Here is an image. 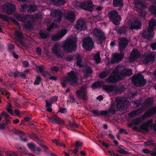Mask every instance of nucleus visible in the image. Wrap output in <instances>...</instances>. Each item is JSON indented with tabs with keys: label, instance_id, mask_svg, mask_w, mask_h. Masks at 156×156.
Returning <instances> with one entry per match:
<instances>
[{
	"label": "nucleus",
	"instance_id": "38",
	"mask_svg": "<svg viewBox=\"0 0 156 156\" xmlns=\"http://www.w3.org/2000/svg\"><path fill=\"white\" fill-rule=\"evenodd\" d=\"M103 82L102 81H98L94 82L92 84L91 87L93 89H95L102 87Z\"/></svg>",
	"mask_w": 156,
	"mask_h": 156
},
{
	"label": "nucleus",
	"instance_id": "60",
	"mask_svg": "<svg viewBox=\"0 0 156 156\" xmlns=\"http://www.w3.org/2000/svg\"><path fill=\"white\" fill-rule=\"evenodd\" d=\"M108 152L112 156L113 155L114 156H122L121 155H120L117 153H115L112 150H108Z\"/></svg>",
	"mask_w": 156,
	"mask_h": 156
},
{
	"label": "nucleus",
	"instance_id": "31",
	"mask_svg": "<svg viewBox=\"0 0 156 156\" xmlns=\"http://www.w3.org/2000/svg\"><path fill=\"white\" fill-rule=\"evenodd\" d=\"M145 146H150L153 147V149L156 150V144L154 143V141L152 139H149L144 142Z\"/></svg>",
	"mask_w": 156,
	"mask_h": 156
},
{
	"label": "nucleus",
	"instance_id": "24",
	"mask_svg": "<svg viewBox=\"0 0 156 156\" xmlns=\"http://www.w3.org/2000/svg\"><path fill=\"white\" fill-rule=\"evenodd\" d=\"M140 56V52L136 50L132 51L130 55L129 60L131 62H133L139 58Z\"/></svg>",
	"mask_w": 156,
	"mask_h": 156
},
{
	"label": "nucleus",
	"instance_id": "13",
	"mask_svg": "<svg viewBox=\"0 0 156 156\" xmlns=\"http://www.w3.org/2000/svg\"><path fill=\"white\" fill-rule=\"evenodd\" d=\"M3 11L7 14L12 15L15 11L16 9L14 5L12 4L7 3L2 6Z\"/></svg>",
	"mask_w": 156,
	"mask_h": 156
},
{
	"label": "nucleus",
	"instance_id": "27",
	"mask_svg": "<svg viewBox=\"0 0 156 156\" xmlns=\"http://www.w3.org/2000/svg\"><path fill=\"white\" fill-rule=\"evenodd\" d=\"M141 23L137 20H135L134 22L131 24L130 28L132 30L133 29L139 30L141 29Z\"/></svg>",
	"mask_w": 156,
	"mask_h": 156
},
{
	"label": "nucleus",
	"instance_id": "9",
	"mask_svg": "<svg viewBox=\"0 0 156 156\" xmlns=\"http://www.w3.org/2000/svg\"><path fill=\"white\" fill-rule=\"evenodd\" d=\"M153 120L151 119L145 123L142 124L139 126V128L136 126L133 127V130L137 131H141L142 132H149V128L150 127H152L153 126L152 122Z\"/></svg>",
	"mask_w": 156,
	"mask_h": 156
},
{
	"label": "nucleus",
	"instance_id": "64",
	"mask_svg": "<svg viewBox=\"0 0 156 156\" xmlns=\"http://www.w3.org/2000/svg\"><path fill=\"white\" fill-rule=\"evenodd\" d=\"M59 112L62 114L66 113L67 112V109L66 108H61L59 110Z\"/></svg>",
	"mask_w": 156,
	"mask_h": 156
},
{
	"label": "nucleus",
	"instance_id": "28",
	"mask_svg": "<svg viewBox=\"0 0 156 156\" xmlns=\"http://www.w3.org/2000/svg\"><path fill=\"white\" fill-rule=\"evenodd\" d=\"M14 17L18 21L23 22H25L27 20V16L22 14H15Z\"/></svg>",
	"mask_w": 156,
	"mask_h": 156
},
{
	"label": "nucleus",
	"instance_id": "46",
	"mask_svg": "<svg viewBox=\"0 0 156 156\" xmlns=\"http://www.w3.org/2000/svg\"><path fill=\"white\" fill-rule=\"evenodd\" d=\"M69 80L67 77H65L63 79V81L62 82L61 84L63 87L65 88L66 87V83H69Z\"/></svg>",
	"mask_w": 156,
	"mask_h": 156
},
{
	"label": "nucleus",
	"instance_id": "39",
	"mask_svg": "<svg viewBox=\"0 0 156 156\" xmlns=\"http://www.w3.org/2000/svg\"><path fill=\"white\" fill-rule=\"evenodd\" d=\"M142 111L141 108L137 110H134L128 114L131 117H133L136 116L138 114H140Z\"/></svg>",
	"mask_w": 156,
	"mask_h": 156
},
{
	"label": "nucleus",
	"instance_id": "8",
	"mask_svg": "<svg viewBox=\"0 0 156 156\" xmlns=\"http://www.w3.org/2000/svg\"><path fill=\"white\" fill-rule=\"evenodd\" d=\"M156 113V107L151 108L146 111L141 117L137 119L134 121L133 124L136 125L141 122L142 121L144 120L147 117L152 116Z\"/></svg>",
	"mask_w": 156,
	"mask_h": 156
},
{
	"label": "nucleus",
	"instance_id": "45",
	"mask_svg": "<svg viewBox=\"0 0 156 156\" xmlns=\"http://www.w3.org/2000/svg\"><path fill=\"white\" fill-rule=\"evenodd\" d=\"M24 23V27L27 29H29L32 26V23L30 21H28L26 22V21L25 22H23Z\"/></svg>",
	"mask_w": 156,
	"mask_h": 156
},
{
	"label": "nucleus",
	"instance_id": "53",
	"mask_svg": "<svg viewBox=\"0 0 156 156\" xmlns=\"http://www.w3.org/2000/svg\"><path fill=\"white\" fill-rule=\"evenodd\" d=\"M12 106L11 104L9 105L7 107L6 110L8 112H9L11 115H13L14 112L12 108H11Z\"/></svg>",
	"mask_w": 156,
	"mask_h": 156
},
{
	"label": "nucleus",
	"instance_id": "40",
	"mask_svg": "<svg viewBox=\"0 0 156 156\" xmlns=\"http://www.w3.org/2000/svg\"><path fill=\"white\" fill-rule=\"evenodd\" d=\"M94 58L96 63H99L101 60L100 53H95L94 55Z\"/></svg>",
	"mask_w": 156,
	"mask_h": 156
},
{
	"label": "nucleus",
	"instance_id": "6",
	"mask_svg": "<svg viewBox=\"0 0 156 156\" xmlns=\"http://www.w3.org/2000/svg\"><path fill=\"white\" fill-rule=\"evenodd\" d=\"M132 81L134 85L139 87L144 86L147 83L146 80L144 79V76L141 74L133 76Z\"/></svg>",
	"mask_w": 156,
	"mask_h": 156
},
{
	"label": "nucleus",
	"instance_id": "15",
	"mask_svg": "<svg viewBox=\"0 0 156 156\" xmlns=\"http://www.w3.org/2000/svg\"><path fill=\"white\" fill-rule=\"evenodd\" d=\"M80 6L81 8L86 11L92 12L94 10V5L92 2L90 1L81 3Z\"/></svg>",
	"mask_w": 156,
	"mask_h": 156
},
{
	"label": "nucleus",
	"instance_id": "47",
	"mask_svg": "<svg viewBox=\"0 0 156 156\" xmlns=\"http://www.w3.org/2000/svg\"><path fill=\"white\" fill-rule=\"evenodd\" d=\"M28 9V5L27 4H23L21 5L20 9V11L22 12H25Z\"/></svg>",
	"mask_w": 156,
	"mask_h": 156
},
{
	"label": "nucleus",
	"instance_id": "59",
	"mask_svg": "<svg viewBox=\"0 0 156 156\" xmlns=\"http://www.w3.org/2000/svg\"><path fill=\"white\" fill-rule=\"evenodd\" d=\"M30 72V69H27L24 71L23 73H22V78H24L26 77Z\"/></svg>",
	"mask_w": 156,
	"mask_h": 156
},
{
	"label": "nucleus",
	"instance_id": "25",
	"mask_svg": "<svg viewBox=\"0 0 156 156\" xmlns=\"http://www.w3.org/2000/svg\"><path fill=\"white\" fill-rule=\"evenodd\" d=\"M124 53H122L119 54H116L113 56L111 59V61L112 63H114L119 62L121 61L124 57Z\"/></svg>",
	"mask_w": 156,
	"mask_h": 156
},
{
	"label": "nucleus",
	"instance_id": "19",
	"mask_svg": "<svg viewBox=\"0 0 156 156\" xmlns=\"http://www.w3.org/2000/svg\"><path fill=\"white\" fill-rule=\"evenodd\" d=\"M48 118L54 124H60L62 126L65 125L64 120L55 115H54L51 117H48Z\"/></svg>",
	"mask_w": 156,
	"mask_h": 156
},
{
	"label": "nucleus",
	"instance_id": "5",
	"mask_svg": "<svg viewBox=\"0 0 156 156\" xmlns=\"http://www.w3.org/2000/svg\"><path fill=\"white\" fill-rule=\"evenodd\" d=\"M76 47V44L75 40L72 39L66 40L62 47L64 51L68 52H72L75 51Z\"/></svg>",
	"mask_w": 156,
	"mask_h": 156
},
{
	"label": "nucleus",
	"instance_id": "23",
	"mask_svg": "<svg viewBox=\"0 0 156 156\" xmlns=\"http://www.w3.org/2000/svg\"><path fill=\"white\" fill-rule=\"evenodd\" d=\"M155 60V56L154 54L150 53L145 55L142 59L143 62L144 64H148L150 62Z\"/></svg>",
	"mask_w": 156,
	"mask_h": 156
},
{
	"label": "nucleus",
	"instance_id": "14",
	"mask_svg": "<svg viewBox=\"0 0 156 156\" xmlns=\"http://www.w3.org/2000/svg\"><path fill=\"white\" fill-rule=\"evenodd\" d=\"M51 13L52 16L56 18L55 20V22L59 23L62 21L63 13L61 10L58 9H55L51 12Z\"/></svg>",
	"mask_w": 156,
	"mask_h": 156
},
{
	"label": "nucleus",
	"instance_id": "62",
	"mask_svg": "<svg viewBox=\"0 0 156 156\" xmlns=\"http://www.w3.org/2000/svg\"><path fill=\"white\" fill-rule=\"evenodd\" d=\"M22 63L23 65V67H28L30 66V65L29 62L27 61H24Z\"/></svg>",
	"mask_w": 156,
	"mask_h": 156
},
{
	"label": "nucleus",
	"instance_id": "12",
	"mask_svg": "<svg viewBox=\"0 0 156 156\" xmlns=\"http://www.w3.org/2000/svg\"><path fill=\"white\" fill-rule=\"evenodd\" d=\"M67 77L69 80L70 85L72 86H75L78 83V77L74 72L72 70L68 73Z\"/></svg>",
	"mask_w": 156,
	"mask_h": 156
},
{
	"label": "nucleus",
	"instance_id": "16",
	"mask_svg": "<svg viewBox=\"0 0 156 156\" xmlns=\"http://www.w3.org/2000/svg\"><path fill=\"white\" fill-rule=\"evenodd\" d=\"M64 17L66 20L71 23H73L76 20L75 13L70 10L66 11L64 13Z\"/></svg>",
	"mask_w": 156,
	"mask_h": 156
},
{
	"label": "nucleus",
	"instance_id": "10",
	"mask_svg": "<svg viewBox=\"0 0 156 156\" xmlns=\"http://www.w3.org/2000/svg\"><path fill=\"white\" fill-rule=\"evenodd\" d=\"M15 36L14 39L15 41L19 43L23 46L25 47L26 44L24 41H22L23 39H26V37L28 36L26 34H24L22 32L17 30L14 33Z\"/></svg>",
	"mask_w": 156,
	"mask_h": 156
},
{
	"label": "nucleus",
	"instance_id": "20",
	"mask_svg": "<svg viewBox=\"0 0 156 156\" xmlns=\"http://www.w3.org/2000/svg\"><path fill=\"white\" fill-rule=\"evenodd\" d=\"M75 27L76 30H84L87 28V25L83 20L80 19L77 20V24L75 25Z\"/></svg>",
	"mask_w": 156,
	"mask_h": 156
},
{
	"label": "nucleus",
	"instance_id": "55",
	"mask_svg": "<svg viewBox=\"0 0 156 156\" xmlns=\"http://www.w3.org/2000/svg\"><path fill=\"white\" fill-rule=\"evenodd\" d=\"M69 122L70 126H73L76 128H79V125L74 122H72L70 120L69 121Z\"/></svg>",
	"mask_w": 156,
	"mask_h": 156
},
{
	"label": "nucleus",
	"instance_id": "54",
	"mask_svg": "<svg viewBox=\"0 0 156 156\" xmlns=\"http://www.w3.org/2000/svg\"><path fill=\"white\" fill-rule=\"evenodd\" d=\"M7 45L8 51L10 52H13V50L15 48V46L13 44H9Z\"/></svg>",
	"mask_w": 156,
	"mask_h": 156
},
{
	"label": "nucleus",
	"instance_id": "7",
	"mask_svg": "<svg viewBox=\"0 0 156 156\" xmlns=\"http://www.w3.org/2000/svg\"><path fill=\"white\" fill-rule=\"evenodd\" d=\"M108 16L109 19L114 25L116 26L119 25L122 18L119 15L117 11L110 10L108 12Z\"/></svg>",
	"mask_w": 156,
	"mask_h": 156
},
{
	"label": "nucleus",
	"instance_id": "63",
	"mask_svg": "<svg viewBox=\"0 0 156 156\" xmlns=\"http://www.w3.org/2000/svg\"><path fill=\"white\" fill-rule=\"evenodd\" d=\"M119 131L122 134H128V132L126 129L122 128L119 129Z\"/></svg>",
	"mask_w": 156,
	"mask_h": 156
},
{
	"label": "nucleus",
	"instance_id": "52",
	"mask_svg": "<svg viewBox=\"0 0 156 156\" xmlns=\"http://www.w3.org/2000/svg\"><path fill=\"white\" fill-rule=\"evenodd\" d=\"M41 81V77L40 76H37L34 84L35 85H39Z\"/></svg>",
	"mask_w": 156,
	"mask_h": 156
},
{
	"label": "nucleus",
	"instance_id": "22",
	"mask_svg": "<svg viewBox=\"0 0 156 156\" xmlns=\"http://www.w3.org/2000/svg\"><path fill=\"white\" fill-rule=\"evenodd\" d=\"M154 99L151 97H149L146 99L144 103L142 105L141 109L142 111H144L147 108L151 105L153 103Z\"/></svg>",
	"mask_w": 156,
	"mask_h": 156
},
{
	"label": "nucleus",
	"instance_id": "61",
	"mask_svg": "<svg viewBox=\"0 0 156 156\" xmlns=\"http://www.w3.org/2000/svg\"><path fill=\"white\" fill-rule=\"evenodd\" d=\"M76 147L77 148L79 147H82L83 143L82 142L80 141H76L75 142Z\"/></svg>",
	"mask_w": 156,
	"mask_h": 156
},
{
	"label": "nucleus",
	"instance_id": "11",
	"mask_svg": "<svg viewBox=\"0 0 156 156\" xmlns=\"http://www.w3.org/2000/svg\"><path fill=\"white\" fill-rule=\"evenodd\" d=\"M82 45L84 49L88 51L91 50L94 46L92 38L90 36L85 37L83 40Z\"/></svg>",
	"mask_w": 156,
	"mask_h": 156
},
{
	"label": "nucleus",
	"instance_id": "1",
	"mask_svg": "<svg viewBox=\"0 0 156 156\" xmlns=\"http://www.w3.org/2000/svg\"><path fill=\"white\" fill-rule=\"evenodd\" d=\"M115 101L117 103L116 110V109L110 107L108 110L98 111L97 109H95L91 110L90 112L93 115L97 116H100L102 115L104 117H106L108 115V112L114 114L116 112L117 110L119 111L120 110L124 109L129 102V101L124 98L117 97L115 99Z\"/></svg>",
	"mask_w": 156,
	"mask_h": 156
},
{
	"label": "nucleus",
	"instance_id": "4",
	"mask_svg": "<svg viewBox=\"0 0 156 156\" xmlns=\"http://www.w3.org/2000/svg\"><path fill=\"white\" fill-rule=\"evenodd\" d=\"M93 37L95 39L98 44L101 45L106 38L105 33L101 29L98 28H94L93 30Z\"/></svg>",
	"mask_w": 156,
	"mask_h": 156
},
{
	"label": "nucleus",
	"instance_id": "50",
	"mask_svg": "<svg viewBox=\"0 0 156 156\" xmlns=\"http://www.w3.org/2000/svg\"><path fill=\"white\" fill-rule=\"evenodd\" d=\"M40 34L41 37L42 39H45L47 37L48 34L45 32H44L42 31H41L40 33Z\"/></svg>",
	"mask_w": 156,
	"mask_h": 156
},
{
	"label": "nucleus",
	"instance_id": "51",
	"mask_svg": "<svg viewBox=\"0 0 156 156\" xmlns=\"http://www.w3.org/2000/svg\"><path fill=\"white\" fill-rule=\"evenodd\" d=\"M119 149L117 150V152L119 153L125 154H128V152L122 148L120 147H119Z\"/></svg>",
	"mask_w": 156,
	"mask_h": 156
},
{
	"label": "nucleus",
	"instance_id": "33",
	"mask_svg": "<svg viewBox=\"0 0 156 156\" xmlns=\"http://www.w3.org/2000/svg\"><path fill=\"white\" fill-rule=\"evenodd\" d=\"M110 71L109 69L106 70L102 72L99 74V77L101 79H104L109 74Z\"/></svg>",
	"mask_w": 156,
	"mask_h": 156
},
{
	"label": "nucleus",
	"instance_id": "36",
	"mask_svg": "<svg viewBox=\"0 0 156 156\" xmlns=\"http://www.w3.org/2000/svg\"><path fill=\"white\" fill-rule=\"evenodd\" d=\"M80 55L78 54H76L74 55H70L66 57L65 58L66 60L68 61H71L72 60H74L77 59L79 56Z\"/></svg>",
	"mask_w": 156,
	"mask_h": 156
},
{
	"label": "nucleus",
	"instance_id": "26",
	"mask_svg": "<svg viewBox=\"0 0 156 156\" xmlns=\"http://www.w3.org/2000/svg\"><path fill=\"white\" fill-rule=\"evenodd\" d=\"M133 3L135 7L139 10L146 7L145 3L140 0H134Z\"/></svg>",
	"mask_w": 156,
	"mask_h": 156
},
{
	"label": "nucleus",
	"instance_id": "49",
	"mask_svg": "<svg viewBox=\"0 0 156 156\" xmlns=\"http://www.w3.org/2000/svg\"><path fill=\"white\" fill-rule=\"evenodd\" d=\"M0 18L3 19L4 21L9 22V18L7 16L0 13Z\"/></svg>",
	"mask_w": 156,
	"mask_h": 156
},
{
	"label": "nucleus",
	"instance_id": "30",
	"mask_svg": "<svg viewBox=\"0 0 156 156\" xmlns=\"http://www.w3.org/2000/svg\"><path fill=\"white\" fill-rule=\"evenodd\" d=\"M115 30L119 34H126L127 32V29L125 26L116 27L115 29Z\"/></svg>",
	"mask_w": 156,
	"mask_h": 156
},
{
	"label": "nucleus",
	"instance_id": "2",
	"mask_svg": "<svg viewBox=\"0 0 156 156\" xmlns=\"http://www.w3.org/2000/svg\"><path fill=\"white\" fill-rule=\"evenodd\" d=\"M132 74L131 69L124 68L120 70L117 66L106 80L107 83H115L123 80L127 76H130Z\"/></svg>",
	"mask_w": 156,
	"mask_h": 156
},
{
	"label": "nucleus",
	"instance_id": "34",
	"mask_svg": "<svg viewBox=\"0 0 156 156\" xmlns=\"http://www.w3.org/2000/svg\"><path fill=\"white\" fill-rule=\"evenodd\" d=\"M52 52L58 58H61L62 56L59 52L58 48V46L57 45H54L52 49Z\"/></svg>",
	"mask_w": 156,
	"mask_h": 156
},
{
	"label": "nucleus",
	"instance_id": "17",
	"mask_svg": "<svg viewBox=\"0 0 156 156\" xmlns=\"http://www.w3.org/2000/svg\"><path fill=\"white\" fill-rule=\"evenodd\" d=\"M76 94L78 98L82 99L85 101L87 99L85 88L80 87L79 89L76 91Z\"/></svg>",
	"mask_w": 156,
	"mask_h": 156
},
{
	"label": "nucleus",
	"instance_id": "35",
	"mask_svg": "<svg viewBox=\"0 0 156 156\" xmlns=\"http://www.w3.org/2000/svg\"><path fill=\"white\" fill-rule=\"evenodd\" d=\"M52 3L57 6L66 3V0H51Z\"/></svg>",
	"mask_w": 156,
	"mask_h": 156
},
{
	"label": "nucleus",
	"instance_id": "56",
	"mask_svg": "<svg viewBox=\"0 0 156 156\" xmlns=\"http://www.w3.org/2000/svg\"><path fill=\"white\" fill-rule=\"evenodd\" d=\"M149 9L153 13L155 17H156V6H152L150 7Z\"/></svg>",
	"mask_w": 156,
	"mask_h": 156
},
{
	"label": "nucleus",
	"instance_id": "37",
	"mask_svg": "<svg viewBox=\"0 0 156 156\" xmlns=\"http://www.w3.org/2000/svg\"><path fill=\"white\" fill-rule=\"evenodd\" d=\"M15 131L16 132V134L20 135V138L22 141L24 142H26L27 141V138H23L22 137L23 136H24L25 135V133H24L22 132L21 131L17 130H16Z\"/></svg>",
	"mask_w": 156,
	"mask_h": 156
},
{
	"label": "nucleus",
	"instance_id": "41",
	"mask_svg": "<svg viewBox=\"0 0 156 156\" xmlns=\"http://www.w3.org/2000/svg\"><path fill=\"white\" fill-rule=\"evenodd\" d=\"M37 68L43 76L44 77L46 76L48 72L44 70V68L42 66H39L37 67Z\"/></svg>",
	"mask_w": 156,
	"mask_h": 156
},
{
	"label": "nucleus",
	"instance_id": "48",
	"mask_svg": "<svg viewBox=\"0 0 156 156\" xmlns=\"http://www.w3.org/2000/svg\"><path fill=\"white\" fill-rule=\"evenodd\" d=\"M85 72L88 76H89L93 73V70L90 67H88L85 69Z\"/></svg>",
	"mask_w": 156,
	"mask_h": 156
},
{
	"label": "nucleus",
	"instance_id": "42",
	"mask_svg": "<svg viewBox=\"0 0 156 156\" xmlns=\"http://www.w3.org/2000/svg\"><path fill=\"white\" fill-rule=\"evenodd\" d=\"M123 91V89L122 87L114 86L113 92L115 94H117L119 93H121Z\"/></svg>",
	"mask_w": 156,
	"mask_h": 156
},
{
	"label": "nucleus",
	"instance_id": "44",
	"mask_svg": "<svg viewBox=\"0 0 156 156\" xmlns=\"http://www.w3.org/2000/svg\"><path fill=\"white\" fill-rule=\"evenodd\" d=\"M27 146L29 149L33 151H34V150L36 148L35 145L33 142L28 144H27Z\"/></svg>",
	"mask_w": 156,
	"mask_h": 156
},
{
	"label": "nucleus",
	"instance_id": "3",
	"mask_svg": "<svg viewBox=\"0 0 156 156\" xmlns=\"http://www.w3.org/2000/svg\"><path fill=\"white\" fill-rule=\"evenodd\" d=\"M149 26L146 30H145L142 34V37L147 40H150L153 38L154 33V27L156 25L155 20L151 19L149 21Z\"/></svg>",
	"mask_w": 156,
	"mask_h": 156
},
{
	"label": "nucleus",
	"instance_id": "32",
	"mask_svg": "<svg viewBox=\"0 0 156 156\" xmlns=\"http://www.w3.org/2000/svg\"><path fill=\"white\" fill-rule=\"evenodd\" d=\"M113 5L115 7H122L124 5L123 0H113Z\"/></svg>",
	"mask_w": 156,
	"mask_h": 156
},
{
	"label": "nucleus",
	"instance_id": "18",
	"mask_svg": "<svg viewBox=\"0 0 156 156\" xmlns=\"http://www.w3.org/2000/svg\"><path fill=\"white\" fill-rule=\"evenodd\" d=\"M67 33L66 30H62L59 32L52 36L51 37V39L52 41H57L60 40Z\"/></svg>",
	"mask_w": 156,
	"mask_h": 156
},
{
	"label": "nucleus",
	"instance_id": "43",
	"mask_svg": "<svg viewBox=\"0 0 156 156\" xmlns=\"http://www.w3.org/2000/svg\"><path fill=\"white\" fill-rule=\"evenodd\" d=\"M37 7V6L35 5H28V9L27 11L30 12H34L35 11Z\"/></svg>",
	"mask_w": 156,
	"mask_h": 156
},
{
	"label": "nucleus",
	"instance_id": "21",
	"mask_svg": "<svg viewBox=\"0 0 156 156\" xmlns=\"http://www.w3.org/2000/svg\"><path fill=\"white\" fill-rule=\"evenodd\" d=\"M128 41L126 38H120L118 41L119 49L120 51L123 50L127 46Z\"/></svg>",
	"mask_w": 156,
	"mask_h": 156
},
{
	"label": "nucleus",
	"instance_id": "58",
	"mask_svg": "<svg viewBox=\"0 0 156 156\" xmlns=\"http://www.w3.org/2000/svg\"><path fill=\"white\" fill-rule=\"evenodd\" d=\"M58 98L57 96H54L51 97L49 100L52 103H53L54 102L57 101H58Z\"/></svg>",
	"mask_w": 156,
	"mask_h": 156
},
{
	"label": "nucleus",
	"instance_id": "57",
	"mask_svg": "<svg viewBox=\"0 0 156 156\" xmlns=\"http://www.w3.org/2000/svg\"><path fill=\"white\" fill-rule=\"evenodd\" d=\"M76 64L78 66L81 67L83 66L82 64L81 58L80 56H79V57L76 60Z\"/></svg>",
	"mask_w": 156,
	"mask_h": 156
},
{
	"label": "nucleus",
	"instance_id": "29",
	"mask_svg": "<svg viewBox=\"0 0 156 156\" xmlns=\"http://www.w3.org/2000/svg\"><path fill=\"white\" fill-rule=\"evenodd\" d=\"M103 90H105L106 92L108 93L113 92L114 86L113 85H103L102 86Z\"/></svg>",
	"mask_w": 156,
	"mask_h": 156
}]
</instances>
